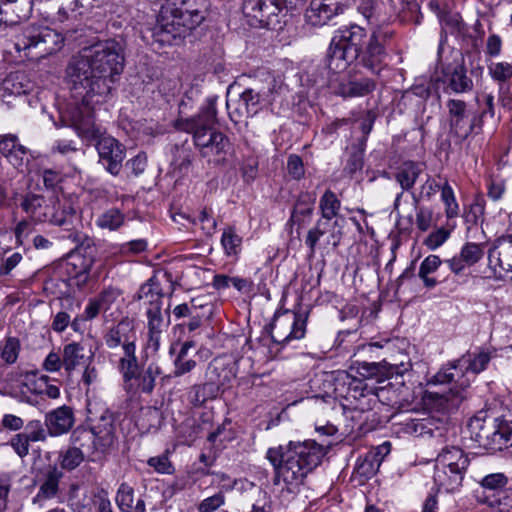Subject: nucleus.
<instances>
[{
  "label": "nucleus",
  "mask_w": 512,
  "mask_h": 512,
  "mask_svg": "<svg viewBox=\"0 0 512 512\" xmlns=\"http://www.w3.org/2000/svg\"><path fill=\"white\" fill-rule=\"evenodd\" d=\"M124 68L122 46L115 40H107L85 48L79 57L67 67L72 99L68 104L78 102L82 108L93 107L105 102Z\"/></svg>",
  "instance_id": "f257e3e1"
},
{
  "label": "nucleus",
  "mask_w": 512,
  "mask_h": 512,
  "mask_svg": "<svg viewBox=\"0 0 512 512\" xmlns=\"http://www.w3.org/2000/svg\"><path fill=\"white\" fill-rule=\"evenodd\" d=\"M394 30L389 26L373 27L366 42V30L357 25L338 29L327 51V67L334 73L344 72L352 63H360L373 73L379 74L387 56L386 45L393 39Z\"/></svg>",
  "instance_id": "f03ea898"
},
{
  "label": "nucleus",
  "mask_w": 512,
  "mask_h": 512,
  "mask_svg": "<svg viewBox=\"0 0 512 512\" xmlns=\"http://www.w3.org/2000/svg\"><path fill=\"white\" fill-rule=\"evenodd\" d=\"M325 453L324 447L313 440L290 441L285 446L269 448L266 458L274 469V484L283 482L288 492H296L306 476L320 464Z\"/></svg>",
  "instance_id": "7ed1b4c3"
},
{
  "label": "nucleus",
  "mask_w": 512,
  "mask_h": 512,
  "mask_svg": "<svg viewBox=\"0 0 512 512\" xmlns=\"http://www.w3.org/2000/svg\"><path fill=\"white\" fill-rule=\"evenodd\" d=\"M209 0H166L153 30L161 45H178L206 18Z\"/></svg>",
  "instance_id": "20e7f679"
},
{
  "label": "nucleus",
  "mask_w": 512,
  "mask_h": 512,
  "mask_svg": "<svg viewBox=\"0 0 512 512\" xmlns=\"http://www.w3.org/2000/svg\"><path fill=\"white\" fill-rule=\"evenodd\" d=\"M94 110L93 107L82 108L78 102L67 104L63 120L69 123L81 139L95 142L99 161L110 174L117 176L122 169L126 149L117 139L105 134L95 124Z\"/></svg>",
  "instance_id": "39448f33"
},
{
  "label": "nucleus",
  "mask_w": 512,
  "mask_h": 512,
  "mask_svg": "<svg viewBox=\"0 0 512 512\" xmlns=\"http://www.w3.org/2000/svg\"><path fill=\"white\" fill-rule=\"evenodd\" d=\"M20 206L36 223L48 222L56 226H68L72 224L75 215V210L69 201L62 202L54 195L45 197L29 192L23 196Z\"/></svg>",
  "instance_id": "423d86ee"
},
{
  "label": "nucleus",
  "mask_w": 512,
  "mask_h": 512,
  "mask_svg": "<svg viewBox=\"0 0 512 512\" xmlns=\"http://www.w3.org/2000/svg\"><path fill=\"white\" fill-rule=\"evenodd\" d=\"M470 464L467 454L457 446H446L435 459L433 481L438 491L453 493L462 486Z\"/></svg>",
  "instance_id": "0eeeda50"
},
{
  "label": "nucleus",
  "mask_w": 512,
  "mask_h": 512,
  "mask_svg": "<svg viewBox=\"0 0 512 512\" xmlns=\"http://www.w3.org/2000/svg\"><path fill=\"white\" fill-rule=\"evenodd\" d=\"M491 360L488 351L467 353L438 371L428 384L455 383L462 390L470 387L475 376L484 371Z\"/></svg>",
  "instance_id": "6e6552de"
},
{
  "label": "nucleus",
  "mask_w": 512,
  "mask_h": 512,
  "mask_svg": "<svg viewBox=\"0 0 512 512\" xmlns=\"http://www.w3.org/2000/svg\"><path fill=\"white\" fill-rule=\"evenodd\" d=\"M63 37L55 30L43 25H28L15 37V48L24 51L30 59H39L58 51Z\"/></svg>",
  "instance_id": "1a4fd4ad"
},
{
  "label": "nucleus",
  "mask_w": 512,
  "mask_h": 512,
  "mask_svg": "<svg viewBox=\"0 0 512 512\" xmlns=\"http://www.w3.org/2000/svg\"><path fill=\"white\" fill-rule=\"evenodd\" d=\"M238 362L226 356L214 358L207 367L206 382L203 385H195L192 391L195 393V401L204 403L207 398L217 397L221 388L229 387L237 376Z\"/></svg>",
  "instance_id": "9d476101"
},
{
  "label": "nucleus",
  "mask_w": 512,
  "mask_h": 512,
  "mask_svg": "<svg viewBox=\"0 0 512 512\" xmlns=\"http://www.w3.org/2000/svg\"><path fill=\"white\" fill-rule=\"evenodd\" d=\"M195 147L209 162L222 164L231 150L229 138L215 129L198 128L191 132Z\"/></svg>",
  "instance_id": "9b49d317"
},
{
  "label": "nucleus",
  "mask_w": 512,
  "mask_h": 512,
  "mask_svg": "<svg viewBox=\"0 0 512 512\" xmlns=\"http://www.w3.org/2000/svg\"><path fill=\"white\" fill-rule=\"evenodd\" d=\"M339 227V220L333 222L318 219L315 225L308 230L305 244L314 255L317 251L329 252L330 249L338 247L342 233Z\"/></svg>",
  "instance_id": "f8f14e48"
},
{
  "label": "nucleus",
  "mask_w": 512,
  "mask_h": 512,
  "mask_svg": "<svg viewBox=\"0 0 512 512\" xmlns=\"http://www.w3.org/2000/svg\"><path fill=\"white\" fill-rule=\"evenodd\" d=\"M307 316L286 310L275 316L271 326V338L275 343H288L291 340H299L306 333Z\"/></svg>",
  "instance_id": "ddd939ff"
},
{
  "label": "nucleus",
  "mask_w": 512,
  "mask_h": 512,
  "mask_svg": "<svg viewBox=\"0 0 512 512\" xmlns=\"http://www.w3.org/2000/svg\"><path fill=\"white\" fill-rule=\"evenodd\" d=\"M272 91L257 92L252 88L245 89L236 101L227 100L226 107L230 119L238 123L242 118H250L256 115L262 108V102L272 103L274 98Z\"/></svg>",
  "instance_id": "4468645a"
},
{
  "label": "nucleus",
  "mask_w": 512,
  "mask_h": 512,
  "mask_svg": "<svg viewBox=\"0 0 512 512\" xmlns=\"http://www.w3.org/2000/svg\"><path fill=\"white\" fill-rule=\"evenodd\" d=\"M448 109L450 133L460 140H465L475 128H478L477 117L471 119L467 114V104L460 99H449Z\"/></svg>",
  "instance_id": "2eb2a0df"
},
{
  "label": "nucleus",
  "mask_w": 512,
  "mask_h": 512,
  "mask_svg": "<svg viewBox=\"0 0 512 512\" xmlns=\"http://www.w3.org/2000/svg\"><path fill=\"white\" fill-rule=\"evenodd\" d=\"M382 391L383 388L369 387L363 380L351 379L345 398L350 401L355 410L365 412L372 410L377 405L379 392Z\"/></svg>",
  "instance_id": "dca6fc26"
},
{
  "label": "nucleus",
  "mask_w": 512,
  "mask_h": 512,
  "mask_svg": "<svg viewBox=\"0 0 512 512\" xmlns=\"http://www.w3.org/2000/svg\"><path fill=\"white\" fill-rule=\"evenodd\" d=\"M446 393L426 390L422 397L424 405L432 410L442 413H450L456 410L466 398V390H462L455 383Z\"/></svg>",
  "instance_id": "f3484780"
},
{
  "label": "nucleus",
  "mask_w": 512,
  "mask_h": 512,
  "mask_svg": "<svg viewBox=\"0 0 512 512\" xmlns=\"http://www.w3.org/2000/svg\"><path fill=\"white\" fill-rule=\"evenodd\" d=\"M93 264L94 258L91 255L71 252L63 261L62 268L69 277L71 284L82 288L90 279Z\"/></svg>",
  "instance_id": "a211bd4d"
},
{
  "label": "nucleus",
  "mask_w": 512,
  "mask_h": 512,
  "mask_svg": "<svg viewBox=\"0 0 512 512\" xmlns=\"http://www.w3.org/2000/svg\"><path fill=\"white\" fill-rule=\"evenodd\" d=\"M91 428L96 438L99 453H107L117 442L115 414L109 410H105L93 421Z\"/></svg>",
  "instance_id": "6ab92c4d"
},
{
  "label": "nucleus",
  "mask_w": 512,
  "mask_h": 512,
  "mask_svg": "<svg viewBox=\"0 0 512 512\" xmlns=\"http://www.w3.org/2000/svg\"><path fill=\"white\" fill-rule=\"evenodd\" d=\"M345 5L339 0H312L305 12L306 22L314 27L324 26L335 15L342 13Z\"/></svg>",
  "instance_id": "aec40b11"
},
{
  "label": "nucleus",
  "mask_w": 512,
  "mask_h": 512,
  "mask_svg": "<svg viewBox=\"0 0 512 512\" xmlns=\"http://www.w3.org/2000/svg\"><path fill=\"white\" fill-rule=\"evenodd\" d=\"M443 81L457 94L468 93L473 90V80L467 75L463 59L454 60L442 69Z\"/></svg>",
  "instance_id": "412c9836"
},
{
  "label": "nucleus",
  "mask_w": 512,
  "mask_h": 512,
  "mask_svg": "<svg viewBox=\"0 0 512 512\" xmlns=\"http://www.w3.org/2000/svg\"><path fill=\"white\" fill-rule=\"evenodd\" d=\"M162 309L157 306L147 307V341L145 349L147 353L156 354L161 345L163 332L168 327L169 322L164 320Z\"/></svg>",
  "instance_id": "4be33fe9"
},
{
  "label": "nucleus",
  "mask_w": 512,
  "mask_h": 512,
  "mask_svg": "<svg viewBox=\"0 0 512 512\" xmlns=\"http://www.w3.org/2000/svg\"><path fill=\"white\" fill-rule=\"evenodd\" d=\"M217 109L214 99H209L201 111L191 118L178 119L175 127L186 133L195 132L198 128L214 129L213 125L217 122Z\"/></svg>",
  "instance_id": "5701e85b"
},
{
  "label": "nucleus",
  "mask_w": 512,
  "mask_h": 512,
  "mask_svg": "<svg viewBox=\"0 0 512 512\" xmlns=\"http://www.w3.org/2000/svg\"><path fill=\"white\" fill-rule=\"evenodd\" d=\"M411 368L409 362L389 363L386 360L381 362H364L360 365V374L366 378H376L377 381L402 376Z\"/></svg>",
  "instance_id": "b1692460"
},
{
  "label": "nucleus",
  "mask_w": 512,
  "mask_h": 512,
  "mask_svg": "<svg viewBox=\"0 0 512 512\" xmlns=\"http://www.w3.org/2000/svg\"><path fill=\"white\" fill-rule=\"evenodd\" d=\"M488 261L495 273L512 272V235L496 241L488 252Z\"/></svg>",
  "instance_id": "393cba45"
},
{
  "label": "nucleus",
  "mask_w": 512,
  "mask_h": 512,
  "mask_svg": "<svg viewBox=\"0 0 512 512\" xmlns=\"http://www.w3.org/2000/svg\"><path fill=\"white\" fill-rule=\"evenodd\" d=\"M75 422L73 409L67 405L60 406L45 416V426L50 436L56 437L68 433Z\"/></svg>",
  "instance_id": "a878e982"
},
{
  "label": "nucleus",
  "mask_w": 512,
  "mask_h": 512,
  "mask_svg": "<svg viewBox=\"0 0 512 512\" xmlns=\"http://www.w3.org/2000/svg\"><path fill=\"white\" fill-rule=\"evenodd\" d=\"M63 473L57 468H50L40 482L38 492L32 498V504L42 509L47 501L56 498L59 494V483Z\"/></svg>",
  "instance_id": "bb28decb"
},
{
  "label": "nucleus",
  "mask_w": 512,
  "mask_h": 512,
  "mask_svg": "<svg viewBox=\"0 0 512 512\" xmlns=\"http://www.w3.org/2000/svg\"><path fill=\"white\" fill-rule=\"evenodd\" d=\"M484 251L481 245L476 243H466L461 248L459 254L446 260L450 270L456 275L461 274L467 267H471L483 257Z\"/></svg>",
  "instance_id": "cd10ccee"
},
{
  "label": "nucleus",
  "mask_w": 512,
  "mask_h": 512,
  "mask_svg": "<svg viewBox=\"0 0 512 512\" xmlns=\"http://www.w3.org/2000/svg\"><path fill=\"white\" fill-rule=\"evenodd\" d=\"M1 96H21L33 91L34 83L23 72L10 73L3 81H0Z\"/></svg>",
  "instance_id": "c85d7f7f"
},
{
  "label": "nucleus",
  "mask_w": 512,
  "mask_h": 512,
  "mask_svg": "<svg viewBox=\"0 0 512 512\" xmlns=\"http://www.w3.org/2000/svg\"><path fill=\"white\" fill-rule=\"evenodd\" d=\"M376 87L375 82L369 78L350 80L341 76L335 92L342 97H361L371 93Z\"/></svg>",
  "instance_id": "c756f323"
},
{
  "label": "nucleus",
  "mask_w": 512,
  "mask_h": 512,
  "mask_svg": "<svg viewBox=\"0 0 512 512\" xmlns=\"http://www.w3.org/2000/svg\"><path fill=\"white\" fill-rule=\"evenodd\" d=\"M0 153L16 168L24 165L28 149L18 142V137L7 134L0 139Z\"/></svg>",
  "instance_id": "7c9ffc66"
},
{
  "label": "nucleus",
  "mask_w": 512,
  "mask_h": 512,
  "mask_svg": "<svg viewBox=\"0 0 512 512\" xmlns=\"http://www.w3.org/2000/svg\"><path fill=\"white\" fill-rule=\"evenodd\" d=\"M64 370L71 374L78 367L85 366L93 359V354L86 355L85 348L78 342H71L63 347Z\"/></svg>",
  "instance_id": "2f4dec72"
},
{
  "label": "nucleus",
  "mask_w": 512,
  "mask_h": 512,
  "mask_svg": "<svg viewBox=\"0 0 512 512\" xmlns=\"http://www.w3.org/2000/svg\"><path fill=\"white\" fill-rule=\"evenodd\" d=\"M135 338L133 325L128 319L118 322L104 337L106 345L111 349L120 345L123 347L129 341H135Z\"/></svg>",
  "instance_id": "473e14b6"
},
{
  "label": "nucleus",
  "mask_w": 512,
  "mask_h": 512,
  "mask_svg": "<svg viewBox=\"0 0 512 512\" xmlns=\"http://www.w3.org/2000/svg\"><path fill=\"white\" fill-rule=\"evenodd\" d=\"M358 12L374 27L388 26L389 17L384 13L382 0H360Z\"/></svg>",
  "instance_id": "72a5a7b5"
},
{
  "label": "nucleus",
  "mask_w": 512,
  "mask_h": 512,
  "mask_svg": "<svg viewBox=\"0 0 512 512\" xmlns=\"http://www.w3.org/2000/svg\"><path fill=\"white\" fill-rule=\"evenodd\" d=\"M276 10L272 0H245L243 3L244 14L260 24H267L269 16L275 14Z\"/></svg>",
  "instance_id": "f704fd0d"
},
{
  "label": "nucleus",
  "mask_w": 512,
  "mask_h": 512,
  "mask_svg": "<svg viewBox=\"0 0 512 512\" xmlns=\"http://www.w3.org/2000/svg\"><path fill=\"white\" fill-rule=\"evenodd\" d=\"M164 422V414L157 407L147 406L140 410L137 420L139 429L144 433L157 432Z\"/></svg>",
  "instance_id": "c9c22d12"
},
{
  "label": "nucleus",
  "mask_w": 512,
  "mask_h": 512,
  "mask_svg": "<svg viewBox=\"0 0 512 512\" xmlns=\"http://www.w3.org/2000/svg\"><path fill=\"white\" fill-rule=\"evenodd\" d=\"M422 172L423 168L420 164L408 161L403 163L395 173V180L400 185L402 191L412 192V189Z\"/></svg>",
  "instance_id": "e433bc0d"
},
{
  "label": "nucleus",
  "mask_w": 512,
  "mask_h": 512,
  "mask_svg": "<svg viewBox=\"0 0 512 512\" xmlns=\"http://www.w3.org/2000/svg\"><path fill=\"white\" fill-rule=\"evenodd\" d=\"M163 291L157 277H151L146 283L141 285L137 298L147 304L148 307L157 306L162 309Z\"/></svg>",
  "instance_id": "4c0bfd02"
},
{
  "label": "nucleus",
  "mask_w": 512,
  "mask_h": 512,
  "mask_svg": "<svg viewBox=\"0 0 512 512\" xmlns=\"http://www.w3.org/2000/svg\"><path fill=\"white\" fill-rule=\"evenodd\" d=\"M44 375L36 377L35 375L26 376L20 384V399L21 401L35 405L37 404V397L42 395Z\"/></svg>",
  "instance_id": "58836bf2"
},
{
  "label": "nucleus",
  "mask_w": 512,
  "mask_h": 512,
  "mask_svg": "<svg viewBox=\"0 0 512 512\" xmlns=\"http://www.w3.org/2000/svg\"><path fill=\"white\" fill-rule=\"evenodd\" d=\"M157 374L158 368L150 364L146 370L138 371L132 381L127 382L126 384L130 389H134L136 392L151 393L155 386Z\"/></svg>",
  "instance_id": "ea45409f"
},
{
  "label": "nucleus",
  "mask_w": 512,
  "mask_h": 512,
  "mask_svg": "<svg viewBox=\"0 0 512 512\" xmlns=\"http://www.w3.org/2000/svg\"><path fill=\"white\" fill-rule=\"evenodd\" d=\"M341 209V201L336 194L331 190H326L319 200V211L321 220L333 222L339 220V213Z\"/></svg>",
  "instance_id": "a19ab883"
},
{
  "label": "nucleus",
  "mask_w": 512,
  "mask_h": 512,
  "mask_svg": "<svg viewBox=\"0 0 512 512\" xmlns=\"http://www.w3.org/2000/svg\"><path fill=\"white\" fill-rule=\"evenodd\" d=\"M71 442L73 445L80 448L82 451L85 450L87 453H99L96 438L91 426L77 427L71 435Z\"/></svg>",
  "instance_id": "79ce46f5"
},
{
  "label": "nucleus",
  "mask_w": 512,
  "mask_h": 512,
  "mask_svg": "<svg viewBox=\"0 0 512 512\" xmlns=\"http://www.w3.org/2000/svg\"><path fill=\"white\" fill-rule=\"evenodd\" d=\"M125 220V214L120 209L112 207L102 212L95 223L101 229L116 231L124 225Z\"/></svg>",
  "instance_id": "37998d69"
},
{
  "label": "nucleus",
  "mask_w": 512,
  "mask_h": 512,
  "mask_svg": "<svg viewBox=\"0 0 512 512\" xmlns=\"http://www.w3.org/2000/svg\"><path fill=\"white\" fill-rule=\"evenodd\" d=\"M475 102L480 109V113L477 117L478 130H481L484 118L489 116L490 118L495 117V98L493 93L481 92L475 96Z\"/></svg>",
  "instance_id": "c03bdc74"
},
{
  "label": "nucleus",
  "mask_w": 512,
  "mask_h": 512,
  "mask_svg": "<svg viewBox=\"0 0 512 512\" xmlns=\"http://www.w3.org/2000/svg\"><path fill=\"white\" fill-rule=\"evenodd\" d=\"M442 421L440 419H435L433 417H424L419 419H413L409 424V429L415 433L417 436H435L436 431L440 430V425H442Z\"/></svg>",
  "instance_id": "a18cd8bd"
},
{
  "label": "nucleus",
  "mask_w": 512,
  "mask_h": 512,
  "mask_svg": "<svg viewBox=\"0 0 512 512\" xmlns=\"http://www.w3.org/2000/svg\"><path fill=\"white\" fill-rule=\"evenodd\" d=\"M487 70L491 79L498 83L500 91L512 79V64L509 62H491L487 65Z\"/></svg>",
  "instance_id": "49530a36"
},
{
  "label": "nucleus",
  "mask_w": 512,
  "mask_h": 512,
  "mask_svg": "<svg viewBox=\"0 0 512 512\" xmlns=\"http://www.w3.org/2000/svg\"><path fill=\"white\" fill-rule=\"evenodd\" d=\"M381 464V459L377 453H367L363 458H359L356 463L355 471L363 478L369 479L376 474Z\"/></svg>",
  "instance_id": "de8ad7c7"
},
{
  "label": "nucleus",
  "mask_w": 512,
  "mask_h": 512,
  "mask_svg": "<svg viewBox=\"0 0 512 512\" xmlns=\"http://www.w3.org/2000/svg\"><path fill=\"white\" fill-rule=\"evenodd\" d=\"M441 201L445 206V216L448 219H454L459 216V204L456 200L455 193L447 180L441 186Z\"/></svg>",
  "instance_id": "09e8293b"
},
{
  "label": "nucleus",
  "mask_w": 512,
  "mask_h": 512,
  "mask_svg": "<svg viewBox=\"0 0 512 512\" xmlns=\"http://www.w3.org/2000/svg\"><path fill=\"white\" fill-rule=\"evenodd\" d=\"M84 461V452L76 447H69L59 454V464L62 469L71 471L77 468Z\"/></svg>",
  "instance_id": "8fccbe9b"
},
{
  "label": "nucleus",
  "mask_w": 512,
  "mask_h": 512,
  "mask_svg": "<svg viewBox=\"0 0 512 512\" xmlns=\"http://www.w3.org/2000/svg\"><path fill=\"white\" fill-rule=\"evenodd\" d=\"M221 244L226 255L236 256L241 251L242 237L233 228L229 227L222 233Z\"/></svg>",
  "instance_id": "3c124183"
},
{
  "label": "nucleus",
  "mask_w": 512,
  "mask_h": 512,
  "mask_svg": "<svg viewBox=\"0 0 512 512\" xmlns=\"http://www.w3.org/2000/svg\"><path fill=\"white\" fill-rule=\"evenodd\" d=\"M441 186L442 184H439L435 178L427 175L425 182L419 187V192H411L414 204L417 205L423 199H430L439 190L441 191Z\"/></svg>",
  "instance_id": "603ef678"
},
{
  "label": "nucleus",
  "mask_w": 512,
  "mask_h": 512,
  "mask_svg": "<svg viewBox=\"0 0 512 512\" xmlns=\"http://www.w3.org/2000/svg\"><path fill=\"white\" fill-rule=\"evenodd\" d=\"M404 4L400 13L401 21L413 22L418 25L421 23L422 14L420 12V3L417 0H401Z\"/></svg>",
  "instance_id": "864d4df0"
},
{
  "label": "nucleus",
  "mask_w": 512,
  "mask_h": 512,
  "mask_svg": "<svg viewBox=\"0 0 512 512\" xmlns=\"http://www.w3.org/2000/svg\"><path fill=\"white\" fill-rule=\"evenodd\" d=\"M489 420L482 418L480 415L474 416L469 422V429L475 435V440L480 444L490 442L491 433H484Z\"/></svg>",
  "instance_id": "5fc2aeb1"
},
{
  "label": "nucleus",
  "mask_w": 512,
  "mask_h": 512,
  "mask_svg": "<svg viewBox=\"0 0 512 512\" xmlns=\"http://www.w3.org/2000/svg\"><path fill=\"white\" fill-rule=\"evenodd\" d=\"M134 490L126 483H122L117 491L116 503L123 512H130L133 508Z\"/></svg>",
  "instance_id": "6e6d98bb"
},
{
  "label": "nucleus",
  "mask_w": 512,
  "mask_h": 512,
  "mask_svg": "<svg viewBox=\"0 0 512 512\" xmlns=\"http://www.w3.org/2000/svg\"><path fill=\"white\" fill-rule=\"evenodd\" d=\"M21 344L16 337H7L1 351V358L7 364H13L17 361Z\"/></svg>",
  "instance_id": "4d7b16f0"
},
{
  "label": "nucleus",
  "mask_w": 512,
  "mask_h": 512,
  "mask_svg": "<svg viewBox=\"0 0 512 512\" xmlns=\"http://www.w3.org/2000/svg\"><path fill=\"white\" fill-rule=\"evenodd\" d=\"M147 464L152 467L157 473L160 474H173L174 466L169 459V450H166L163 454L150 457L147 460Z\"/></svg>",
  "instance_id": "13d9d810"
},
{
  "label": "nucleus",
  "mask_w": 512,
  "mask_h": 512,
  "mask_svg": "<svg viewBox=\"0 0 512 512\" xmlns=\"http://www.w3.org/2000/svg\"><path fill=\"white\" fill-rule=\"evenodd\" d=\"M23 433L31 442H44L47 439L48 431L40 420H30L26 424Z\"/></svg>",
  "instance_id": "bf43d9fd"
},
{
  "label": "nucleus",
  "mask_w": 512,
  "mask_h": 512,
  "mask_svg": "<svg viewBox=\"0 0 512 512\" xmlns=\"http://www.w3.org/2000/svg\"><path fill=\"white\" fill-rule=\"evenodd\" d=\"M30 443L31 441L23 432L13 435L9 441V445L20 458H24L29 454Z\"/></svg>",
  "instance_id": "052dcab7"
},
{
  "label": "nucleus",
  "mask_w": 512,
  "mask_h": 512,
  "mask_svg": "<svg viewBox=\"0 0 512 512\" xmlns=\"http://www.w3.org/2000/svg\"><path fill=\"white\" fill-rule=\"evenodd\" d=\"M225 504V495L223 490L203 499L197 506L199 512H214Z\"/></svg>",
  "instance_id": "680f3d73"
},
{
  "label": "nucleus",
  "mask_w": 512,
  "mask_h": 512,
  "mask_svg": "<svg viewBox=\"0 0 512 512\" xmlns=\"http://www.w3.org/2000/svg\"><path fill=\"white\" fill-rule=\"evenodd\" d=\"M450 236V232L444 228H439L430 233L424 240V245L430 250H436L443 245Z\"/></svg>",
  "instance_id": "e2e57ef3"
},
{
  "label": "nucleus",
  "mask_w": 512,
  "mask_h": 512,
  "mask_svg": "<svg viewBox=\"0 0 512 512\" xmlns=\"http://www.w3.org/2000/svg\"><path fill=\"white\" fill-rule=\"evenodd\" d=\"M120 295L121 291L118 288L109 286L103 289L96 299L103 307V311H107Z\"/></svg>",
  "instance_id": "0e129e2a"
},
{
  "label": "nucleus",
  "mask_w": 512,
  "mask_h": 512,
  "mask_svg": "<svg viewBox=\"0 0 512 512\" xmlns=\"http://www.w3.org/2000/svg\"><path fill=\"white\" fill-rule=\"evenodd\" d=\"M42 367L47 372H58L64 368V357L63 352L60 354L55 351L49 352L43 361Z\"/></svg>",
  "instance_id": "69168bd1"
},
{
  "label": "nucleus",
  "mask_w": 512,
  "mask_h": 512,
  "mask_svg": "<svg viewBox=\"0 0 512 512\" xmlns=\"http://www.w3.org/2000/svg\"><path fill=\"white\" fill-rule=\"evenodd\" d=\"M288 174L295 180H300L304 177L305 169L302 159L295 154L289 156L287 161Z\"/></svg>",
  "instance_id": "338daca9"
},
{
  "label": "nucleus",
  "mask_w": 512,
  "mask_h": 512,
  "mask_svg": "<svg viewBox=\"0 0 512 512\" xmlns=\"http://www.w3.org/2000/svg\"><path fill=\"white\" fill-rule=\"evenodd\" d=\"M0 426L3 430L20 432L24 427V420L17 415L6 413L1 419Z\"/></svg>",
  "instance_id": "774afa93"
}]
</instances>
